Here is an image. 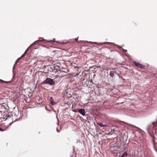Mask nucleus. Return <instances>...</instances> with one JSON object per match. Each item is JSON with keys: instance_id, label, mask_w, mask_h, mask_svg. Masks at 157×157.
I'll return each mask as SVG.
<instances>
[{"instance_id": "15", "label": "nucleus", "mask_w": 157, "mask_h": 157, "mask_svg": "<svg viewBox=\"0 0 157 157\" xmlns=\"http://www.w3.org/2000/svg\"><path fill=\"white\" fill-rule=\"evenodd\" d=\"M78 37H77V38H75V40L76 41H77V40H78Z\"/></svg>"}, {"instance_id": "1", "label": "nucleus", "mask_w": 157, "mask_h": 157, "mask_svg": "<svg viewBox=\"0 0 157 157\" xmlns=\"http://www.w3.org/2000/svg\"><path fill=\"white\" fill-rule=\"evenodd\" d=\"M63 72H64L63 71H62L58 75H57L55 76V77L54 79V81H55V83L56 82L57 83H58L62 81V78L63 77V75H62V74L61 75L60 73Z\"/></svg>"}, {"instance_id": "19", "label": "nucleus", "mask_w": 157, "mask_h": 157, "mask_svg": "<svg viewBox=\"0 0 157 157\" xmlns=\"http://www.w3.org/2000/svg\"><path fill=\"white\" fill-rule=\"evenodd\" d=\"M1 129H2V128H0V130H1Z\"/></svg>"}, {"instance_id": "3", "label": "nucleus", "mask_w": 157, "mask_h": 157, "mask_svg": "<svg viewBox=\"0 0 157 157\" xmlns=\"http://www.w3.org/2000/svg\"><path fill=\"white\" fill-rule=\"evenodd\" d=\"M78 111L79 113L83 116H84L85 114V111L84 109H79Z\"/></svg>"}, {"instance_id": "16", "label": "nucleus", "mask_w": 157, "mask_h": 157, "mask_svg": "<svg viewBox=\"0 0 157 157\" xmlns=\"http://www.w3.org/2000/svg\"><path fill=\"white\" fill-rule=\"evenodd\" d=\"M56 130H57V131L58 132H59V131L58 130V129L57 128V129Z\"/></svg>"}, {"instance_id": "6", "label": "nucleus", "mask_w": 157, "mask_h": 157, "mask_svg": "<svg viewBox=\"0 0 157 157\" xmlns=\"http://www.w3.org/2000/svg\"><path fill=\"white\" fill-rule=\"evenodd\" d=\"M127 155V153L126 152L124 153L120 157H124Z\"/></svg>"}, {"instance_id": "7", "label": "nucleus", "mask_w": 157, "mask_h": 157, "mask_svg": "<svg viewBox=\"0 0 157 157\" xmlns=\"http://www.w3.org/2000/svg\"><path fill=\"white\" fill-rule=\"evenodd\" d=\"M51 103L53 105H55L56 104L55 102V101H53L52 100V98L51 97Z\"/></svg>"}, {"instance_id": "10", "label": "nucleus", "mask_w": 157, "mask_h": 157, "mask_svg": "<svg viewBox=\"0 0 157 157\" xmlns=\"http://www.w3.org/2000/svg\"><path fill=\"white\" fill-rule=\"evenodd\" d=\"M141 68H143L144 67V65H142L140 64V67Z\"/></svg>"}, {"instance_id": "11", "label": "nucleus", "mask_w": 157, "mask_h": 157, "mask_svg": "<svg viewBox=\"0 0 157 157\" xmlns=\"http://www.w3.org/2000/svg\"><path fill=\"white\" fill-rule=\"evenodd\" d=\"M0 82H2V83H6V81H3L1 79H0Z\"/></svg>"}, {"instance_id": "17", "label": "nucleus", "mask_w": 157, "mask_h": 157, "mask_svg": "<svg viewBox=\"0 0 157 157\" xmlns=\"http://www.w3.org/2000/svg\"><path fill=\"white\" fill-rule=\"evenodd\" d=\"M150 129V128H147V130L149 131Z\"/></svg>"}, {"instance_id": "2", "label": "nucleus", "mask_w": 157, "mask_h": 157, "mask_svg": "<svg viewBox=\"0 0 157 157\" xmlns=\"http://www.w3.org/2000/svg\"><path fill=\"white\" fill-rule=\"evenodd\" d=\"M54 80V79L50 78H47L43 82V83L49 84L50 85H54L56 83Z\"/></svg>"}, {"instance_id": "18", "label": "nucleus", "mask_w": 157, "mask_h": 157, "mask_svg": "<svg viewBox=\"0 0 157 157\" xmlns=\"http://www.w3.org/2000/svg\"><path fill=\"white\" fill-rule=\"evenodd\" d=\"M110 149H111V151H113V150L112 149V147H111Z\"/></svg>"}, {"instance_id": "5", "label": "nucleus", "mask_w": 157, "mask_h": 157, "mask_svg": "<svg viewBox=\"0 0 157 157\" xmlns=\"http://www.w3.org/2000/svg\"><path fill=\"white\" fill-rule=\"evenodd\" d=\"M133 63L135 65L138 67H139L140 65V63H138L135 61H134L133 62Z\"/></svg>"}, {"instance_id": "8", "label": "nucleus", "mask_w": 157, "mask_h": 157, "mask_svg": "<svg viewBox=\"0 0 157 157\" xmlns=\"http://www.w3.org/2000/svg\"><path fill=\"white\" fill-rule=\"evenodd\" d=\"M97 124L100 127H103L104 124L101 123H97Z\"/></svg>"}, {"instance_id": "4", "label": "nucleus", "mask_w": 157, "mask_h": 157, "mask_svg": "<svg viewBox=\"0 0 157 157\" xmlns=\"http://www.w3.org/2000/svg\"><path fill=\"white\" fill-rule=\"evenodd\" d=\"M116 71H110L109 75L112 78H113L114 76V73H116Z\"/></svg>"}, {"instance_id": "14", "label": "nucleus", "mask_w": 157, "mask_h": 157, "mask_svg": "<svg viewBox=\"0 0 157 157\" xmlns=\"http://www.w3.org/2000/svg\"><path fill=\"white\" fill-rule=\"evenodd\" d=\"M123 50L124 52H126L127 51V50H124V49H123Z\"/></svg>"}, {"instance_id": "12", "label": "nucleus", "mask_w": 157, "mask_h": 157, "mask_svg": "<svg viewBox=\"0 0 157 157\" xmlns=\"http://www.w3.org/2000/svg\"><path fill=\"white\" fill-rule=\"evenodd\" d=\"M152 124L153 125V126H154L155 125V122H153L152 123Z\"/></svg>"}, {"instance_id": "9", "label": "nucleus", "mask_w": 157, "mask_h": 157, "mask_svg": "<svg viewBox=\"0 0 157 157\" xmlns=\"http://www.w3.org/2000/svg\"><path fill=\"white\" fill-rule=\"evenodd\" d=\"M28 48L26 50V51H25V53L20 58V59L22 57H23L24 56L25 54L28 51Z\"/></svg>"}, {"instance_id": "13", "label": "nucleus", "mask_w": 157, "mask_h": 157, "mask_svg": "<svg viewBox=\"0 0 157 157\" xmlns=\"http://www.w3.org/2000/svg\"><path fill=\"white\" fill-rule=\"evenodd\" d=\"M108 125L107 124H104L103 127L108 126Z\"/></svg>"}]
</instances>
